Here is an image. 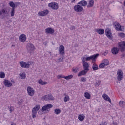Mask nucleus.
<instances>
[{
	"label": "nucleus",
	"instance_id": "41",
	"mask_svg": "<svg viewBox=\"0 0 125 125\" xmlns=\"http://www.w3.org/2000/svg\"><path fill=\"white\" fill-rule=\"evenodd\" d=\"M104 67H106V65L103 62L99 65V68L100 69H103Z\"/></svg>",
	"mask_w": 125,
	"mask_h": 125
},
{
	"label": "nucleus",
	"instance_id": "23",
	"mask_svg": "<svg viewBox=\"0 0 125 125\" xmlns=\"http://www.w3.org/2000/svg\"><path fill=\"white\" fill-rule=\"evenodd\" d=\"M119 49H118V48L117 47H113L111 50V52L113 54L116 55L118 54L119 53Z\"/></svg>",
	"mask_w": 125,
	"mask_h": 125
},
{
	"label": "nucleus",
	"instance_id": "48",
	"mask_svg": "<svg viewBox=\"0 0 125 125\" xmlns=\"http://www.w3.org/2000/svg\"><path fill=\"white\" fill-rule=\"evenodd\" d=\"M12 108H13V107H12V106L8 107V109H9L10 113L12 112Z\"/></svg>",
	"mask_w": 125,
	"mask_h": 125
},
{
	"label": "nucleus",
	"instance_id": "18",
	"mask_svg": "<svg viewBox=\"0 0 125 125\" xmlns=\"http://www.w3.org/2000/svg\"><path fill=\"white\" fill-rule=\"evenodd\" d=\"M27 40V37L25 34H21L19 36V40L21 42H24Z\"/></svg>",
	"mask_w": 125,
	"mask_h": 125
},
{
	"label": "nucleus",
	"instance_id": "2",
	"mask_svg": "<svg viewBox=\"0 0 125 125\" xmlns=\"http://www.w3.org/2000/svg\"><path fill=\"white\" fill-rule=\"evenodd\" d=\"M118 49L121 52H124L125 50V42L121 41L118 43Z\"/></svg>",
	"mask_w": 125,
	"mask_h": 125
},
{
	"label": "nucleus",
	"instance_id": "44",
	"mask_svg": "<svg viewBox=\"0 0 125 125\" xmlns=\"http://www.w3.org/2000/svg\"><path fill=\"white\" fill-rule=\"evenodd\" d=\"M100 83H101V81L97 80L95 84V86H99L100 85Z\"/></svg>",
	"mask_w": 125,
	"mask_h": 125
},
{
	"label": "nucleus",
	"instance_id": "26",
	"mask_svg": "<svg viewBox=\"0 0 125 125\" xmlns=\"http://www.w3.org/2000/svg\"><path fill=\"white\" fill-rule=\"evenodd\" d=\"M102 63L104 64L105 66H108L110 64V62H109V60H108V59H105L102 61Z\"/></svg>",
	"mask_w": 125,
	"mask_h": 125
},
{
	"label": "nucleus",
	"instance_id": "25",
	"mask_svg": "<svg viewBox=\"0 0 125 125\" xmlns=\"http://www.w3.org/2000/svg\"><path fill=\"white\" fill-rule=\"evenodd\" d=\"M87 71L85 70V69H84L83 70L81 71V72H80L78 74V77H81V76H82V75H86V73H87Z\"/></svg>",
	"mask_w": 125,
	"mask_h": 125
},
{
	"label": "nucleus",
	"instance_id": "38",
	"mask_svg": "<svg viewBox=\"0 0 125 125\" xmlns=\"http://www.w3.org/2000/svg\"><path fill=\"white\" fill-rule=\"evenodd\" d=\"M72 78H73L72 75H68L67 76H64V79H65V80H70L72 79Z\"/></svg>",
	"mask_w": 125,
	"mask_h": 125
},
{
	"label": "nucleus",
	"instance_id": "14",
	"mask_svg": "<svg viewBox=\"0 0 125 125\" xmlns=\"http://www.w3.org/2000/svg\"><path fill=\"white\" fill-rule=\"evenodd\" d=\"M114 26H115V29L117 31H121V32H123V31H124V30H122V26H121V25H120V23H119V22H116L114 23Z\"/></svg>",
	"mask_w": 125,
	"mask_h": 125
},
{
	"label": "nucleus",
	"instance_id": "3",
	"mask_svg": "<svg viewBox=\"0 0 125 125\" xmlns=\"http://www.w3.org/2000/svg\"><path fill=\"white\" fill-rule=\"evenodd\" d=\"M26 49L29 53H32V52L35 50V48L34 44L28 43L26 45Z\"/></svg>",
	"mask_w": 125,
	"mask_h": 125
},
{
	"label": "nucleus",
	"instance_id": "47",
	"mask_svg": "<svg viewBox=\"0 0 125 125\" xmlns=\"http://www.w3.org/2000/svg\"><path fill=\"white\" fill-rule=\"evenodd\" d=\"M15 7H17L18 5H20V2H17L15 3Z\"/></svg>",
	"mask_w": 125,
	"mask_h": 125
},
{
	"label": "nucleus",
	"instance_id": "46",
	"mask_svg": "<svg viewBox=\"0 0 125 125\" xmlns=\"http://www.w3.org/2000/svg\"><path fill=\"white\" fill-rule=\"evenodd\" d=\"M57 79H61V78H63L64 79V76L63 75H58L57 76Z\"/></svg>",
	"mask_w": 125,
	"mask_h": 125
},
{
	"label": "nucleus",
	"instance_id": "9",
	"mask_svg": "<svg viewBox=\"0 0 125 125\" xmlns=\"http://www.w3.org/2000/svg\"><path fill=\"white\" fill-rule=\"evenodd\" d=\"M83 7L80 5V4H77V5H75L74 7V10L76 12H82V11H83Z\"/></svg>",
	"mask_w": 125,
	"mask_h": 125
},
{
	"label": "nucleus",
	"instance_id": "40",
	"mask_svg": "<svg viewBox=\"0 0 125 125\" xmlns=\"http://www.w3.org/2000/svg\"><path fill=\"white\" fill-rule=\"evenodd\" d=\"M63 59H64V58L63 57H62L57 60V62H58V63H60V62H63V61H64Z\"/></svg>",
	"mask_w": 125,
	"mask_h": 125
},
{
	"label": "nucleus",
	"instance_id": "27",
	"mask_svg": "<svg viewBox=\"0 0 125 125\" xmlns=\"http://www.w3.org/2000/svg\"><path fill=\"white\" fill-rule=\"evenodd\" d=\"M19 76L21 79H22V80H25V79L26 78V77H27V75L25 74V72L21 73L19 74Z\"/></svg>",
	"mask_w": 125,
	"mask_h": 125
},
{
	"label": "nucleus",
	"instance_id": "37",
	"mask_svg": "<svg viewBox=\"0 0 125 125\" xmlns=\"http://www.w3.org/2000/svg\"><path fill=\"white\" fill-rule=\"evenodd\" d=\"M0 78H1V79H4V78H5V73L3 72H1L0 73Z\"/></svg>",
	"mask_w": 125,
	"mask_h": 125
},
{
	"label": "nucleus",
	"instance_id": "15",
	"mask_svg": "<svg viewBox=\"0 0 125 125\" xmlns=\"http://www.w3.org/2000/svg\"><path fill=\"white\" fill-rule=\"evenodd\" d=\"M3 84L6 87H11V86H12V83L8 80L5 79L3 81Z\"/></svg>",
	"mask_w": 125,
	"mask_h": 125
},
{
	"label": "nucleus",
	"instance_id": "42",
	"mask_svg": "<svg viewBox=\"0 0 125 125\" xmlns=\"http://www.w3.org/2000/svg\"><path fill=\"white\" fill-rule=\"evenodd\" d=\"M23 102H24V100H23V99H21L18 102V105H19L20 106L21 105H22V103H23Z\"/></svg>",
	"mask_w": 125,
	"mask_h": 125
},
{
	"label": "nucleus",
	"instance_id": "35",
	"mask_svg": "<svg viewBox=\"0 0 125 125\" xmlns=\"http://www.w3.org/2000/svg\"><path fill=\"white\" fill-rule=\"evenodd\" d=\"M15 14V9H12L10 11V15L12 17L14 16Z\"/></svg>",
	"mask_w": 125,
	"mask_h": 125
},
{
	"label": "nucleus",
	"instance_id": "24",
	"mask_svg": "<svg viewBox=\"0 0 125 125\" xmlns=\"http://www.w3.org/2000/svg\"><path fill=\"white\" fill-rule=\"evenodd\" d=\"M96 32L98 33L99 35H103L104 34V29H96Z\"/></svg>",
	"mask_w": 125,
	"mask_h": 125
},
{
	"label": "nucleus",
	"instance_id": "5",
	"mask_svg": "<svg viewBox=\"0 0 125 125\" xmlns=\"http://www.w3.org/2000/svg\"><path fill=\"white\" fill-rule=\"evenodd\" d=\"M40 105H36L35 107H34L33 109H32V118H36V115H37V112L39 111V110H40Z\"/></svg>",
	"mask_w": 125,
	"mask_h": 125
},
{
	"label": "nucleus",
	"instance_id": "6",
	"mask_svg": "<svg viewBox=\"0 0 125 125\" xmlns=\"http://www.w3.org/2000/svg\"><path fill=\"white\" fill-rule=\"evenodd\" d=\"M99 56V54H96L90 56V57H87L86 58V61H89L91 59L93 60V61H95V59Z\"/></svg>",
	"mask_w": 125,
	"mask_h": 125
},
{
	"label": "nucleus",
	"instance_id": "55",
	"mask_svg": "<svg viewBox=\"0 0 125 125\" xmlns=\"http://www.w3.org/2000/svg\"><path fill=\"white\" fill-rule=\"evenodd\" d=\"M64 96H67V95L66 94V93H64Z\"/></svg>",
	"mask_w": 125,
	"mask_h": 125
},
{
	"label": "nucleus",
	"instance_id": "45",
	"mask_svg": "<svg viewBox=\"0 0 125 125\" xmlns=\"http://www.w3.org/2000/svg\"><path fill=\"white\" fill-rule=\"evenodd\" d=\"M118 36L121 38H125V34L124 33H118Z\"/></svg>",
	"mask_w": 125,
	"mask_h": 125
},
{
	"label": "nucleus",
	"instance_id": "28",
	"mask_svg": "<svg viewBox=\"0 0 125 125\" xmlns=\"http://www.w3.org/2000/svg\"><path fill=\"white\" fill-rule=\"evenodd\" d=\"M38 83L39 84H41V85H45V84H47V82L43 81L42 80H40Z\"/></svg>",
	"mask_w": 125,
	"mask_h": 125
},
{
	"label": "nucleus",
	"instance_id": "39",
	"mask_svg": "<svg viewBox=\"0 0 125 125\" xmlns=\"http://www.w3.org/2000/svg\"><path fill=\"white\" fill-rule=\"evenodd\" d=\"M70 100V97L68 95H66L64 98V102H67V101H69Z\"/></svg>",
	"mask_w": 125,
	"mask_h": 125
},
{
	"label": "nucleus",
	"instance_id": "19",
	"mask_svg": "<svg viewBox=\"0 0 125 125\" xmlns=\"http://www.w3.org/2000/svg\"><path fill=\"white\" fill-rule=\"evenodd\" d=\"M105 35L109 39H112V32L109 28L105 30Z\"/></svg>",
	"mask_w": 125,
	"mask_h": 125
},
{
	"label": "nucleus",
	"instance_id": "8",
	"mask_svg": "<svg viewBox=\"0 0 125 125\" xmlns=\"http://www.w3.org/2000/svg\"><path fill=\"white\" fill-rule=\"evenodd\" d=\"M43 99H44V100H45V101H48L49 100H54V98L53 96H52V95L48 94L44 96L43 97Z\"/></svg>",
	"mask_w": 125,
	"mask_h": 125
},
{
	"label": "nucleus",
	"instance_id": "13",
	"mask_svg": "<svg viewBox=\"0 0 125 125\" xmlns=\"http://www.w3.org/2000/svg\"><path fill=\"white\" fill-rule=\"evenodd\" d=\"M2 14L5 16H9V11L4 8L0 11V16L2 15Z\"/></svg>",
	"mask_w": 125,
	"mask_h": 125
},
{
	"label": "nucleus",
	"instance_id": "53",
	"mask_svg": "<svg viewBox=\"0 0 125 125\" xmlns=\"http://www.w3.org/2000/svg\"><path fill=\"white\" fill-rule=\"evenodd\" d=\"M11 125H16V124L14 122H11Z\"/></svg>",
	"mask_w": 125,
	"mask_h": 125
},
{
	"label": "nucleus",
	"instance_id": "36",
	"mask_svg": "<svg viewBox=\"0 0 125 125\" xmlns=\"http://www.w3.org/2000/svg\"><path fill=\"white\" fill-rule=\"evenodd\" d=\"M55 114L56 115H59L61 113V110H60L59 109H55L54 110Z\"/></svg>",
	"mask_w": 125,
	"mask_h": 125
},
{
	"label": "nucleus",
	"instance_id": "1",
	"mask_svg": "<svg viewBox=\"0 0 125 125\" xmlns=\"http://www.w3.org/2000/svg\"><path fill=\"white\" fill-rule=\"evenodd\" d=\"M53 107V105L51 104H48L45 106H43L41 109L38 112L39 114L40 115H42V113H41V111H42V112H44L45 114H47V113H49V110H48L49 109H50L51 108H52Z\"/></svg>",
	"mask_w": 125,
	"mask_h": 125
},
{
	"label": "nucleus",
	"instance_id": "58",
	"mask_svg": "<svg viewBox=\"0 0 125 125\" xmlns=\"http://www.w3.org/2000/svg\"><path fill=\"white\" fill-rule=\"evenodd\" d=\"M123 56L124 57V56H125V55H123Z\"/></svg>",
	"mask_w": 125,
	"mask_h": 125
},
{
	"label": "nucleus",
	"instance_id": "32",
	"mask_svg": "<svg viewBox=\"0 0 125 125\" xmlns=\"http://www.w3.org/2000/svg\"><path fill=\"white\" fill-rule=\"evenodd\" d=\"M92 69L93 71H96L98 70V65L96 63H94L92 65Z\"/></svg>",
	"mask_w": 125,
	"mask_h": 125
},
{
	"label": "nucleus",
	"instance_id": "22",
	"mask_svg": "<svg viewBox=\"0 0 125 125\" xmlns=\"http://www.w3.org/2000/svg\"><path fill=\"white\" fill-rule=\"evenodd\" d=\"M78 4L81 5V6H86L87 5V2L85 0H82L78 2Z\"/></svg>",
	"mask_w": 125,
	"mask_h": 125
},
{
	"label": "nucleus",
	"instance_id": "52",
	"mask_svg": "<svg viewBox=\"0 0 125 125\" xmlns=\"http://www.w3.org/2000/svg\"><path fill=\"white\" fill-rule=\"evenodd\" d=\"M107 53H108V51H105V52H104L103 55H104V56L107 55Z\"/></svg>",
	"mask_w": 125,
	"mask_h": 125
},
{
	"label": "nucleus",
	"instance_id": "57",
	"mask_svg": "<svg viewBox=\"0 0 125 125\" xmlns=\"http://www.w3.org/2000/svg\"><path fill=\"white\" fill-rule=\"evenodd\" d=\"M43 0H41V1H43Z\"/></svg>",
	"mask_w": 125,
	"mask_h": 125
},
{
	"label": "nucleus",
	"instance_id": "10",
	"mask_svg": "<svg viewBox=\"0 0 125 125\" xmlns=\"http://www.w3.org/2000/svg\"><path fill=\"white\" fill-rule=\"evenodd\" d=\"M27 90L28 95L30 96H34V94H35V90L34 89H33V88L31 87H28Z\"/></svg>",
	"mask_w": 125,
	"mask_h": 125
},
{
	"label": "nucleus",
	"instance_id": "20",
	"mask_svg": "<svg viewBox=\"0 0 125 125\" xmlns=\"http://www.w3.org/2000/svg\"><path fill=\"white\" fill-rule=\"evenodd\" d=\"M82 65L83 67V69L84 70H85V71H87V72H88V71H89V65L88 64V63L87 62H84L83 63H82Z\"/></svg>",
	"mask_w": 125,
	"mask_h": 125
},
{
	"label": "nucleus",
	"instance_id": "12",
	"mask_svg": "<svg viewBox=\"0 0 125 125\" xmlns=\"http://www.w3.org/2000/svg\"><path fill=\"white\" fill-rule=\"evenodd\" d=\"M20 65L22 68H25L26 69H29V68H30V64L26 63L24 61L21 62Z\"/></svg>",
	"mask_w": 125,
	"mask_h": 125
},
{
	"label": "nucleus",
	"instance_id": "11",
	"mask_svg": "<svg viewBox=\"0 0 125 125\" xmlns=\"http://www.w3.org/2000/svg\"><path fill=\"white\" fill-rule=\"evenodd\" d=\"M48 6L49 7H51L52 8V9H54L55 10L58 9V4L55 2L49 3Z\"/></svg>",
	"mask_w": 125,
	"mask_h": 125
},
{
	"label": "nucleus",
	"instance_id": "54",
	"mask_svg": "<svg viewBox=\"0 0 125 125\" xmlns=\"http://www.w3.org/2000/svg\"><path fill=\"white\" fill-rule=\"evenodd\" d=\"M72 3L75 2L76 1V0H71Z\"/></svg>",
	"mask_w": 125,
	"mask_h": 125
},
{
	"label": "nucleus",
	"instance_id": "7",
	"mask_svg": "<svg viewBox=\"0 0 125 125\" xmlns=\"http://www.w3.org/2000/svg\"><path fill=\"white\" fill-rule=\"evenodd\" d=\"M59 53L61 55H65V47L63 45H61L59 47Z\"/></svg>",
	"mask_w": 125,
	"mask_h": 125
},
{
	"label": "nucleus",
	"instance_id": "49",
	"mask_svg": "<svg viewBox=\"0 0 125 125\" xmlns=\"http://www.w3.org/2000/svg\"><path fill=\"white\" fill-rule=\"evenodd\" d=\"M81 81L82 82H86V78L83 77L82 78H81Z\"/></svg>",
	"mask_w": 125,
	"mask_h": 125
},
{
	"label": "nucleus",
	"instance_id": "4",
	"mask_svg": "<svg viewBox=\"0 0 125 125\" xmlns=\"http://www.w3.org/2000/svg\"><path fill=\"white\" fill-rule=\"evenodd\" d=\"M117 80L119 82H121L123 79H124V73H123V71L121 69H118L117 72Z\"/></svg>",
	"mask_w": 125,
	"mask_h": 125
},
{
	"label": "nucleus",
	"instance_id": "34",
	"mask_svg": "<svg viewBox=\"0 0 125 125\" xmlns=\"http://www.w3.org/2000/svg\"><path fill=\"white\" fill-rule=\"evenodd\" d=\"M78 119L79 121H81V122L83 121L84 120V117H83V115L80 114L78 116Z\"/></svg>",
	"mask_w": 125,
	"mask_h": 125
},
{
	"label": "nucleus",
	"instance_id": "50",
	"mask_svg": "<svg viewBox=\"0 0 125 125\" xmlns=\"http://www.w3.org/2000/svg\"><path fill=\"white\" fill-rule=\"evenodd\" d=\"M75 29H76V27H75L74 26H72L71 28H70V30H75Z\"/></svg>",
	"mask_w": 125,
	"mask_h": 125
},
{
	"label": "nucleus",
	"instance_id": "21",
	"mask_svg": "<svg viewBox=\"0 0 125 125\" xmlns=\"http://www.w3.org/2000/svg\"><path fill=\"white\" fill-rule=\"evenodd\" d=\"M102 97L105 100H106V101H109L110 103H111V99L110 97H108V96L106 94H104L102 96Z\"/></svg>",
	"mask_w": 125,
	"mask_h": 125
},
{
	"label": "nucleus",
	"instance_id": "16",
	"mask_svg": "<svg viewBox=\"0 0 125 125\" xmlns=\"http://www.w3.org/2000/svg\"><path fill=\"white\" fill-rule=\"evenodd\" d=\"M49 12L48 10H45L44 11L39 12L38 13V15L39 16H45V15H47L48 14Z\"/></svg>",
	"mask_w": 125,
	"mask_h": 125
},
{
	"label": "nucleus",
	"instance_id": "29",
	"mask_svg": "<svg viewBox=\"0 0 125 125\" xmlns=\"http://www.w3.org/2000/svg\"><path fill=\"white\" fill-rule=\"evenodd\" d=\"M119 106L122 108H125V102L120 101L119 103Z\"/></svg>",
	"mask_w": 125,
	"mask_h": 125
},
{
	"label": "nucleus",
	"instance_id": "43",
	"mask_svg": "<svg viewBox=\"0 0 125 125\" xmlns=\"http://www.w3.org/2000/svg\"><path fill=\"white\" fill-rule=\"evenodd\" d=\"M82 64L83 63H86L85 61H86V58H85V57H83L82 58Z\"/></svg>",
	"mask_w": 125,
	"mask_h": 125
},
{
	"label": "nucleus",
	"instance_id": "30",
	"mask_svg": "<svg viewBox=\"0 0 125 125\" xmlns=\"http://www.w3.org/2000/svg\"><path fill=\"white\" fill-rule=\"evenodd\" d=\"M84 96L87 99H90V97L91 96L90 95V94H89V93H88V92H86L84 93Z\"/></svg>",
	"mask_w": 125,
	"mask_h": 125
},
{
	"label": "nucleus",
	"instance_id": "31",
	"mask_svg": "<svg viewBox=\"0 0 125 125\" xmlns=\"http://www.w3.org/2000/svg\"><path fill=\"white\" fill-rule=\"evenodd\" d=\"M9 5L11 7H12V9H15V3H14L13 1H10L9 2Z\"/></svg>",
	"mask_w": 125,
	"mask_h": 125
},
{
	"label": "nucleus",
	"instance_id": "17",
	"mask_svg": "<svg viewBox=\"0 0 125 125\" xmlns=\"http://www.w3.org/2000/svg\"><path fill=\"white\" fill-rule=\"evenodd\" d=\"M45 32L46 34H50L52 35V34H54V29L52 28L51 27H48L45 30Z\"/></svg>",
	"mask_w": 125,
	"mask_h": 125
},
{
	"label": "nucleus",
	"instance_id": "56",
	"mask_svg": "<svg viewBox=\"0 0 125 125\" xmlns=\"http://www.w3.org/2000/svg\"><path fill=\"white\" fill-rule=\"evenodd\" d=\"M113 124H114V125H117V123H113Z\"/></svg>",
	"mask_w": 125,
	"mask_h": 125
},
{
	"label": "nucleus",
	"instance_id": "33",
	"mask_svg": "<svg viewBox=\"0 0 125 125\" xmlns=\"http://www.w3.org/2000/svg\"><path fill=\"white\" fill-rule=\"evenodd\" d=\"M94 4V1L91 0V1H89V4L87 5V7H92L93 6V5Z\"/></svg>",
	"mask_w": 125,
	"mask_h": 125
},
{
	"label": "nucleus",
	"instance_id": "51",
	"mask_svg": "<svg viewBox=\"0 0 125 125\" xmlns=\"http://www.w3.org/2000/svg\"><path fill=\"white\" fill-rule=\"evenodd\" d=\"M73 72H74V73H77L78 72V69L75 68V69H73Z\"/></svg>",
	"mask_w": 125,
	"mask_h": 125
}]
</instances>
